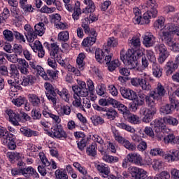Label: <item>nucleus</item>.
Listing matches in <instances>:
<instances>
[{"label": "nucleus", "mask_w": 179, "mask_h": 179, "mask_svg": "<svg viewBox=\"0 0 179 179\" xmlns=\"http://www.w3.org/2000/svg\"><path fill=\"white\" fill-rule=\"evenodd\" d=\"M143 55L142 50L133 52L129 49L126 52L124 49L120 51V59L129 69H135L138 66V59Z\"/></svg>", "instance_id": "obj_1"}, {"label": "nucleus", "mask_w": 179, "mask_h": 179, "mask_svg": "<svg viewBox=\"0 0 179 179\" xmlns=\"http://www.w3.org/2000/svg\"><path fill=\"white\" fill-rule=\"evenodd\" d=\"M90 25V22L89 19L85 18L82 22V27L84 29V32L85 34H88L90 36L85 38L82 43V45L84 47H90V45H93L94 43H96V40H97V32L96 29L94 28H91L89 27Z\"/></svg>", "instance_id": "obj_2"}, {"label": "nucleus", "mask_w": 179, "mask_h": 179, "mask_svg": "<svg viewBox=\"0 0 179 179\" xmlns=\"http://www.w3.org/2000/svg\"><path fill=\"white\" fill-rule=\"evenodd\" d=\"M41 125L44 127V131H46V135L48 136H51L52 138H57L58 139H66L68 138V134L64 131V128H62V125L61 124H55L52 127H51V131H48L50 127V124L45 121H41Z\"/></svg>", "instance_id": "obj_3"}, {"label": "nucleus", "mask_w": 179, "mask_h": 179, "mask_svg": "<svg viewBox=\"0 0 179 179\" xmlns=\"http://www.w3.org/2000/svg\"><path fill=\"white\" fill-rule=\"evenodd\" d=\"M143 9H145L147 12L143 14V20H146L145 22L150 23V19H155L157 17L159 11L157 10V5L156 1L148 0L145 5L143 6Z\"/></svg>", "instance_id": "obj_4"}, {"label": "nucleus", "mask_w": 179, "mask_h": 179, "mask_svg": "<svg viewBox=\"0 0 179 179\" xmlns=\"http://www.w3.org/2000/svg\"><path fill=\"white\" fill-rule=\"evenodd\" d=\"M118 45V40L114 37H110L107 41L106 48L100 49L97 48L95 51V59L99 64H101V61L104 59L106 57V53L108 54L110 52V48H114Z\"/></svg>", "instance_id": "obj_5"}, {"label": "nucleus", "mask_w": 179, "mask_h": 179, "mask_svg": "<svg viewBox=\"0 0 179 179\" xmlns=\"http://www.w3.org/2000/svg\"><path fill=\"white\" fill-rule=\"evenodd\" d=\"M161 40L169 47L170 50L173 52H179V43L174 41L173 35L167 31H162Z\"/></svg>", "instance_id": "obj_6"}, {"label": "nucleus", "mask_w": 179, "mask_h": 179, "mask_svg": "<svg viewBox=\"0 0 179 179\" xmlns=\"http://www.w3.org/2000/svg\"><path fill=\"white\" fill-rule=\"evenodd\" d=\"M78 85L72 87L73 92L78 97H87L89 96V88L86 87V83L80 80H77Z\"/></svg>", "instance_id": "obj_7"}, {"label": "nucleus", "mask_w": 179, "mask_h": 179, "mask_svg": "<svg viewBox=\"0 0 179 179\" xmlns=\"http://www.w3.org/2000/svg\"><path fill=\"white\" fill-rule=\"evenodd\" d=\"M113 136L118 143L122 145L128 150L134 151L136 149V145L134 143L129 142V140L122 137L117 130L113 131Z\"/></svg>", "instance_id": "obj_8"}, {"label": "nucleus", "mask_w": 179, "mask_h": 179, "mask_svg": "<svg viewBox=\"0 0 179 179\" xmlns=\"http://www.w3.org/2000/svg\"><path fill=\"white\" fill-rule=\"evenodd\" d=\"M50 57L56 58L57 62L63 66V68H68V65L65 63V60L62 59V56L59 55V46L57 43H53L50 44Z\"/></svg>", "instance_id": "obj_9"}, {"label": "nucleus", "mask_w": 179, "mask_h": 179, "mask_svg": "<svg viewBox=\"0 0 179 179\" xmlns=\"http://www.w3.org/2000/svg\"><path fill=\"white\" fill-rule=\"evenodd\" d=\"M44 87L46 90L45 93L48 100L52 101L53 105L55 106L57 104V91L58 89H55L50 83H45Z\"/></svg>", "instance_id": "obj_10"}, {"label": "nucleus", "mask_w": 179, "mask_h": 179, "mask_svg": "<svg viewBox=\"0 0 179 179\" xmlns=\"http://www.w3.org/2000/svg\"><path fill=\"white\" fill-rule=\"evenodd\" d=\"M155 50L159 52L158 62L159 64H163L170 56V52L167 50V47L164 43L157 44L155 47Z\"/></svg>", "instance_id": "obj_11"}, {"label": "nucleus", "mask_w": 179, "mask_h": 179, "mask_svg": "<svg viewBox=\"0 0 179 179\" xmlns=\"http://www.w3.org/2000/svg\"><path fill=\"white\" fill-rule=\"evenodd\" d=\"M157 113V109L155 108H141L140 109V115L143 116V122L146 124L153 120V117Z\"/></svg>", "instance_id": "obj_12"}, {"label": "nucleus", "mask_w": 179, "mask_h": 179, "mask_svg": "<svg viewBox=\"0 0 179 179\" xmlns=\"http://www.w3.org/2000/svg\"><path fill=\"white\" fill-rule=\"evenodd\" d=\"M128 170L132 179L148 178V172L143 169L138 168L136 166H130Z\"/></svg>", "instance_id": "obj_13"}, {"label": "nucleus", "mask_w": 179, "mask_h": 179, "mask_svg": "<svg viewBox=\"0 0 179 179\" xmlns=\"http://www.w3.org/2000/svg\"><path fill=\"white\" fill-rule=\"evenodd\" d=\"M143 44L147 48L153 47L156 44V36L150 32H146L143 35Z\"/></svg>", "instance_id": "obj_14"}, {"label": "nucleus", "mask_w": 179, "mask_h": 179, "mask_svg": "<svg viewBox=\"0 0 179 179\" xmlns=\"http://www.w3.org/2000/svg\"><path fill=\"white\" fill-rule=\"evenodd\" d=\"M5 139H1L3 143L6 145L10 150H15L16 149V136L13 134H9L8 137L5 136Z\"/></svg>", "instance_id": "obj_15"}, {"label": "nucleus", "mask_w": 179, "mask_h": 179, "mask_svg": "<svg viewBox=\"0 0 179 179\" xmlns=\"http://www.w3.org/2000/svg\"><path fill=\"white\" fill-rule=\"evenodd\" d=\"M120 92L122 97L127 100H134L136 97V92L131 89L125 88V87H120Z\"/></svg>", "instance_id": "obj_16"}, {"label": "nucleus", "mask_w": 179, "mask_h": 179, "mask_svg": "<svg viewBox=\"0 0 179 179\" xmlns=\"http://www.w3.org/2000/svg\"><path fill=\"white\" fill-rule=\"evenodd\" d=\"M113 107H114V108H117L120 114H122L124 118H125L129 114L131 113V111H129L128 107L115 99L113 101Z\"/></svg>", "instance_id": "obj_17"}, {"label": "nucleus", "mask_w": 179, "mask_h": 179, "mask_svg": "<svg viewBox=\"0 0 179 179\" xmlns=\"http://www.w3.org/2000/svg\"><path fill=\"white\" fill-rule=\"evenodd\" d=\"M22 176L27 178H30V177H33V178H40L38 173H37V171H36L35 169L31 166L22 167Z\"/></svg>", "instance_id": "obj_18"}, {"label": "nucleus", "mask_w": 179, "mask_h": 179, "mask_svg": "<svg viewBox=\"0 0 179 179\" xmlns=\"http://www.w3.org/2000/svg\"><path fill=\"white\" fill-rule=\"evenodd\" d=\"M7 114L9 117L10 122H11L13 125L17 127V125H19V122L22 121V117H20V114L13 111V110H8Z\"/></svg>", "instance_id": "obj_19"}, {"label": "nucleus", "mask_w": 179, "mask_h": 179, "mask_svg": "<svg viewBox=\"0 0 179 179\" xmlns=\"http://www.w3.org/2000/svg\"><path fill=\"white\" fill-rule=\"evenodd\" d=\"M152 92L155 95V97L157 98V100H162L167 93L164 86H163L160 83L157 84V87Z\"/></svg>", "instance_id": "obj_20"}, {"label": "nucleus", "mask_w": 179, "mask_h": 179, "mask_svg": "<svg viewBox=\"0 0 179 179\" xmlns=\"http://www.w3.org/2000/svg\"><path fill=\"white\" fill-rule=\"evenodd\" d=\"M162 31H166L169 34L177 36L179 37V27L176 24L169 23L164 26V29Z\"/></svg>", "instance_id": "obj_21"}, {"label": "nucleus", "mask_w": 179, "mask_h": 179, "mask_svg": "<svg viewBox=\"0 0 179 179\" xmlns=\"http://www.w3.org/2000/svg\"><path fill=\"white\" fill-rule=\"evenodd\" d=\"M155 100H157V98L152 92L148 94L147 96L145 95V104L148 105V108H156V103H155Z\"/></svg>", "instance_id": "obj_22"}, {"label": "nucleus", "mask_w": 179, "mask_h": 179, "mask_svg": "<svg viewBox=\"0 0 179 179\" xmlns=\"http://www.w3.org/2000/svg\"><path fill=\"white\" fill-rule=\"evenodd\" d=\"M24 29L26 31L24 35L27 41H29V43H33V41L36 40V35H34L33 28H31L30 24H25Z\"/></svg>", "instance_id": "obj_23"}, {"label": "nucleus", "mask_w": 179, "mask_h": 179, "mask_svg": "<svg viewBox=\"0 0 179 179\" xmlns=\"http://www.w3.org/2000/svg\"><path fill=\"white\" fill-rule=\"evenodd\" d=\"M131 163L136 164V166H143L142 162V157L138 153H129L128 154Z\"/></svg>", "instance_id": "obj_24"}, {"label": "nucleus", "mask_w": 179, "mask_h": 179, "mask_svg": "<svg viewBox=\"0 0 179 179\" xmlns=\"http://www.w3.org/2000/svg\"><path fill=\"white\" fill-rule=\"evenodd\" d=\"M57 75H58V71L48 69L46 71H44L42 78L45 80H55Z\"/></svg>", "instance_id": "obj_25"}, {"label": "nucleus", "mask_w": 179, "mask_h": 179, "mask_svg": "<svg viewBox=\"0 0 179 179\" xmlns=\"http://www.w3.org/2000/svg\"><path fill=\"white\" fill-rule=\"evenodd\" d=\"M44 33H45V27L43 22H38L34 26V36H36V38H37V36L41 37Z\"/></svg>", "instance_id": "obj_26"}, {"label": "nucleus", "mask_w": 179, "mask_h": 179, "mask_svg": "<svg viewBox=\"0 0 179 179\" xmlns=\"http://www.w3.org/2000/svg\"><path fill=\"white\" fill-rule=\"evenodd\" d=\"M29 101L33 107H40L41 106V100L38 96L35 94H29L28 96Z\"/></svg>", "instance_id": "obj_27"}, {"label": "nucleus", "mask_w": 179, "mask_h": 179, "mask_svg": "<svg viewBox=\"0 0 179 179\" xmlns=\"http://www.w3.org/2000/svg\"><path fill=\"white\" fill-rule=\"evenodd\" d=\"M165 160H167L169 163L173 162H177V150H171L168 152H164V155L163 156Z\"/></svg>", "instance_id": "obj_28"}, {"label": "nucleus", "mask_w": 179, "mask_h": 179, "mask_svg": "<svg viewBox=\"0 0 179 179\" xmlns=\"http://www.w3.org/2000/svg\"><path fill=\"white\" fill-rule=\"evenodd\" d=\"M36 79V77L31 75L24 76L22 77V81L21 85L22 86H31V85H34Z\"/></svg>", "instance_id": "obj_29"}, {"label": "nucleus", "mask_w": 179, "mask_h": 179, "mask_svg": "<svg viewBox=\"0 0 179 179\" xmlns=\"http://www.w3.org/2000/svg\"><path fill=\"white\" fill-rule=\"evenodd\" d=\"M20 132L24 136H27V138H31V136H38V132L37 131L31 130L29 127H21Z\"/></svg>", "instance_id": "obj_30"}, {"label": "nucleus", "mask_w": 179, "mask_h": 179, "mask_svg": "<svg viewBox=\"0 0 179 179\" xmlns=\"http://www.w3.org/2000/svg\"><path fill=\"white\" fill-rule=\"evenodd\" d=\"M6 62V59L3 57V54L0 53V75L1 76H6L8 75V67L3 65Z\"/></svg>", "instance_id": "obj_31"}, {"label": "nucleus", "mask_w": 179, "mask_h": 179, "mask_svg": "<svg viewBox=\"0 0 179 179\" xmlns=\"http://www.w3.org/2000/svg\"><path fill=\"white\" fill-rule=\"evenodd\" d=\"M85 58H86V55L85 53H80L76 59V64L78 69L80 71H83L85 69V66H86V63L85 62Z\"/></svg>", "instance_id": "obj_32"}, {"label": "nucleus", "mask_w": 179, "mask_h": 179, "mask_svg": "<svg viewBox=\"0 0 179 179\" xmlns=\"http://www.w3.org/2000/svg\"><path fill=\"white\" fill-rule=\"evenodd\" d=\"M152 68L153 76L157 79H160L163 75V68H162L157 63L152 64Z\"/></svg>", "instance_id": "obj_33"}, {"label": "nucleus", "mask_w": 179, "mask_h": 179, "mask_svg": "<svg viewBox=\"0 0 179 179\" xmlns=\"http://www.w3.org/2000/svg\"><path fill=\"white\" fill-rule=\"evenodd\" d=\"M162 121L163 124H166V125H171L172 127H177L178 125V120L172 116L164 117Z\"/></svg>", "instance_id": "obj_34"}, {"label": "nucleus", "mask_w": 179, "mask_h": 179, "mask_svg": "<svg viewBox=\"0 0 179 179\" xmlns=\"http://www.w3.org/2000/svg\"><path fill=\"white\" fill-rule=\"evenodd\" d=\"M86 153L88 156L96 157V156H97V144H96V143H92L87 148Z\"/></svg>", "instance_id": "obj_35"}, {"label": "nucleus", "mask_w": 179, "mask_h": 179, "mask_svg": "<svg viewBox=\"0 0 179 179\" xmlns=\"http://www.w3.org/2000/svg\"><path fill=\"white\" fill-rule=\"evenodd\" d=\"M8 76H10L12 79H19V70H17L16 64L10 65Z\"/></svg>", "instance_id": "obj_36"}, {"label": "nucleus", "mask_w": 179, "mask_h": 179, "mask_svg": "<svg viewBox=\"0 0 179 179\" xmlns=\"http://www.w3.org/2000/svg\"><path fill=\"white\" fill-rule=\"evenodd\" d=\"M57 94L60 96L61 99L66 101V103H69L71 95L69 94V91L66 88H63L62 90H57Z\"/></svg>", "instance_id": "obj_37"}, {"label": "nucleus", "mask_w": 179, "mask_h": 179, "mask_svg": "<svg viewBox=\"0 0 179 179\" xmlns=\"http://www.w3.org/2000/svg\"><path fill=\"white\" fill-rule=\"evenodd\" d=\"M178 68L177 64H174V62H168L166 67V74L167 76L172 75L173 72L176 71V69Z\"/></svg>", "instance_id": "obj_38"}, {"label": "nucleus", "mask_w": 179, "mask_h": 179, "mask_svg": "<svg viewBox=\"0 0 179 179\" xmlns=\"http://www.w3.org/2000/svg\"><path fill=\"white\" fill-rule=\"evenodd\" d=\"M87 86L88 87V94H90V96H88L87 99H90L91 101H94L96 100V97H94V94H93L94 92V83L92 80H88L87 81Z\"/></svg>", "instance_id": "obj_39"}, {"label": "nucleus", "mask_w": 179, "mask_h": 179, "mask_svg": "<svg viewBox=\"0 0 179 179\" xmlns=\"http://www.w3.org/2000/svg\"><path fill=\"white\" fill-rule=\"evenodd\" d=\"M124 118H126L128 122H129L130 124H133L134 125H138L141 124V119L139 118V116L130 113Z\"/></svg>", "instance_id": "obj_40"}, {"label": "nucleus", "mask_w": 179, "mask_h": 179, "mask_svg": "<svg viewBox=\"0 0 179 179\" xmlns=\"http://www.w3.org/2000/svg\"><path fill=\"white\" fill-rule=\"evenodd\" d=\"M140 87H141L142 90H145V92H150L152 90L150 83L148 81V78H145L144 77H141Z\"/></svg>", "instance_id": "obj_41"}, {"label": "nucleus", "mask_w": 179, "mask_h": 179, "mask_svg": "<svg viewBox=\"0 0 179 179\" xmlns=\"http://www.w3.org/2000/svg\"><path fill=\"white\" fill-rule=\"evenodd\" d=\"M96 169L99 173H102V174L105 176V178L108 177V175L110 174V169L108 168V165L102 163L97 165Z\"/></svg>", "instance_id": "obj_42"}, {"label": "nucleus", "mask_w": 179, "mask_h": 179, "mask_svg": "<svg viewBox=\"0 0 179 179\" xmlns=\"http://www.w3.org/2000/svg\"><path fill=\"white\" fill-rule=\"evenodd\" d=\"M105 115H106L108 120H114L115 118H117L118 113L114 108H106L105 109Z\"/></svg>", "instance_id": "obj_43"}, {"label": "nucleus", "mask_w": 179, "mask_h": 179, "mask_svg": "<svg viewBox=\"0 0 179 179\" xmlns=\"http://www.w3.org/2000/svg\"><path fill=\"white\" fill-rule=\"evenodd\" d=\"M84 3L87 5L85 8V10L87 13H93L94 10H96V6L94 5V2L92 0H84Z\"/></svg>", "instance_id": "obj_44"}, {"label": "nucleus", "mask_w": 179, "mask_h": 179, "mask_svg": "<svg viewBox=\"0 0 179 179\" xmlns=\"http://www.w3.org/2000/svg\"><path fill=\"white\" fill-rule=\"evenodd\" d=\"M115 100V99L113 98H108V99L102 98L99 100L98 103H99V105L102 106V107H107L110 106V104L111 106H113Z\"/></svg>", "instance_id": "obj_45"}, {"label": "nucleus", "mask_w": 179, "mask_h": 179, "mask_svg": "<svg viewBox=\"0 0 179 179\" xmlns=\"http://www.w3.org/2000/svg\"><path fill=\"white\" fill-rule=\"evenodd\" d=\"M90 120L93 124V125H94V127H97L99 125H103V124H104V119H103V117L99 116V115H93L92 117H90Z\"/></svg>", "instance_id": "obj_46"}, {"label": "nucleus", "mask_w": 179, "mask_h": 179, "mask_svg": "<svg viewBox=\"0 0 179 179\" xmlns=\"http://www.w3.org/2000/svg\"><path fill=\"white\" fill-rule=\"evenodd\" d=\"M75 6L74 13H73L72 17L74 20H78L79 19V15H82V12L80 11V2L77 1L75 3Z\"/></svg>", "instance_id": "obj_47"}, {"label": "nucleus", "mask_w": 179, "mask_h": 179, "mask_svg": "<svg viewBox=\"0 0 179 179\" xmlns=\"http://www.w3.org/2000/svg\"><path fill=\"white\" fill-rule=\"evenodd\" d=\"M103 160H104V162H106V163H110V164H113L114 163H118V162H120V158H118V157L104 155L103 156Z\"/></svg>", "instance_id": "obj_48"}, {"label": "nucleus", "mask_w": 179, "mask_h": 179, "mask_svg": "<svg viewBox=\"0 0 179 179\" xmlns=\"http://www.w3.org/2000/svg\"><path fill=\"white\" fill-rule=\"evenodd\" d=\"M3 36H4V40H6V41L12 42L15 37V33L9 29H5L3 31Z\"/></svg>", "instance_id": "obj_49"}, {"label": "nucleus", "mask_w": 179, "mask_h": 179, "mask_svg": "<svg viewBox=\"0 0 179 179\" xmlns=\"http://www.w3.org/2000/svg\"><path fill=\"white\" fill-rule=\"evenodd\" d=\"M173 111L174 110L173 109V106L171 102L170 104H166L160 108V113L161 114H164V115H166L167 114H171Z\"/></svg>", "instance_id": "obj_50"}, {"label": "nucleus", "mask_w": 179, "mask_h": 179, "mask_svg": "<svg viewBox=\"0 0 179 179\" xmlns=\"http://www.w3.org/2000/svg\"><path fill=\"white\" fill-rule=\"evenodd\" d=\"M12 103L17 107H22L23 104H25L26 103H27V99H26L25 97L19 96L18 98L13 99L12 100Z\"/></svg>", "instance_id": "obj_51"}, {"label": "nucleus", "mask_w": 179, "mask_h": 179, "mask_svg": "<svg viewBox=\"0 0 179 179\" xmlns=\"http://www.w3.org/2000/svg\"><path fill=\"white\" fill-rule=\"evenodd\" d=\"M146 95L143 94H136V96L133 100L138 105V106H143L145 104V100Z\"/></svg>", "instance_id": "obj_52"}, {"label": "nucleus", "mask_w": 179, "mask_h": 179, "mask_svg": "<svg viewBox=\"0 0 179 179\" xmlns=\"http://www.w3.org/2000/svg\"><path fill=\"white\" fill-rule=\"evenodd\" d=\"M164 22H166V19L164 17L160 16L154 23V27L157 29H160V30L164 29Z\"/></svg>", "instance_id": "obj_53"}, {"label": "nucleus", "mask_w": 179, "mask_h": 179, "mask_svg": "<svg viewBox=\"0 0 179 179\" xmlns=\"http://www.w3.org/2000/svg\"><path fill=\"white\" fill-rule=\"evenodd\" d=\"M0 54L3 55V57H6L8 61H10V62H12L13 64H16V62H19V57H17V55L16 54H11L8 55L6 53L0 52Z\"/></svg>", "instance_id": "obj_54"}, {"label": "nucleus", "mask_w": 179, "mask_h": 179, "mask_svg": "<svg viewBox=\"0 0 179 179\" xmlns=\"http://www.w3.org/2000/svg\"><path fill=\"white\" fill-rule=\"evenodd\" d=\"M129 44L131 48H138V47H141V38L134 36L129 41Z\"/></svg>", "instance_id": "obj_55"}, {"label": "nucleus", "mask_w": 179, "mask_h": 179, "mask_svg": "<svg viewBox=\"0 0 179 179\" xmlns=\"http://www.w3.org/2000/svg\"><path fill=\"white\" fill-rule=\"evenodd\" d=\"M106 90L107 88L104 84H100L96 87V92L98 96H103L104 97L106 96Z\"/></svg>", "instance_id": "obj_56"}, {"label": "nucleus", "mask_w": 179, "mask_h": 179, "mask_svg": "<svg viewBox=\"0 0 179 179\" xmlns=\"http://www.w3.org/2000/svg\"><path fill=\"white\" fill-rule=\"evenodd\" d=\"M108 66V69L109 72H113V71H115V69L118 68L120 66V60L115 59L113 61H111L109 64H106Z\"/></svg>", "instance_id": "obj_57"}, {"label": "nucleus", "mask_w": 179, "mask_h": 179, "mask_svg": "<svg viewBox=\"0 0 179 179\" xmlns=\"http://www.w3.org/2000/svg\"><path fill=\"white\" fill-rule=\"evenodd\" d=\"M146 56L148 59L154 65L156 63V55H155V52L152 50H146Z\"/></svg>", "instance_id": "obj_58"}, {"label": "nucleus", "mask_w": 179, "mask_h": 179, "mask_svg": "<svg viewBox=\"0 0 179 179\" xmlns=\"http://www.w3.org/2000/svg\"><path fill=\"white\" fill-rule=\"evenodd\" d=\"M55 177L57 179H68V174L65 171L57 169L55 171Z\"/></svg>", "instance_id": "obj_59"}, {"label": "nucleus", "mask_w": 179, "mask_h": 179, "mask_svg": "<svg viewBox=\"0 0 179 179\" xmlns=\"http://www.w3.org/2000/svg\"><path fill=\"white\" fill-rule=\"evenodd\" d=\"M58 39L60 40V41H68V40H69V32L68 31H61L58 34Z\"/></svg>", "instance_id": "obj_60"}, {"label": "nucleus", "mask_w": 179, "mask_h": 179, "mask_svg": "<svg viewBox=\"0 0 179 179\" xmlns=\"http://www.w3.org/2000/svg\"><path fill=\"white\" fill-rule=\"evenodd\" d=\"M7 156L11 162H16V160H20L22 159L19 152H8Z\"/></svg>", "instance_id": "obj_61"}, {"label": "nucleus", "mask_w": 179, "mask_h": 179, "mask_svg": "<svg viewBox=\"0 0 179 179\" xmlns=\"http://www.w3.org/2000/svg\"><path fill=\"white\" fill-rule=\"evenodd\" d=\"M150 155H152V156H164V151L163 150V149L162 148H154L152 149L150 151Z\"/></svg>", "instance_id": "obj_62"}, {"label": "nucleus", "mask_w": 179, "mask_h": 179, "mask_svg": "<svg viewBox=\"0 0 179 179\" xmlns=\"http://www.w3.org/2000/svg\"><path fill=\"white\" fill-rule=\"evenodd\" d=\"M133 22L134 24H149L148 22H146V20H143V17L142 15L135 17L133 19Z\"/></svg>", "instance_id": "obj_63"}, {"label": "nucleus", "mask_w": 179, "mask_h": 179, "mask_svg": "<svg viewBox=\"0 0 179 179\" xmlns=\"http://www.w3.org/2000/svg\"><path fill=\"white\" fill-rule=\"evenodd\" d=\"M169 101L172 106L173 110H177L178 111L179 110V101L174 99L173 97L169 96Z\"/></svg>", "instance_id": "obj_64"}]
</instances>
